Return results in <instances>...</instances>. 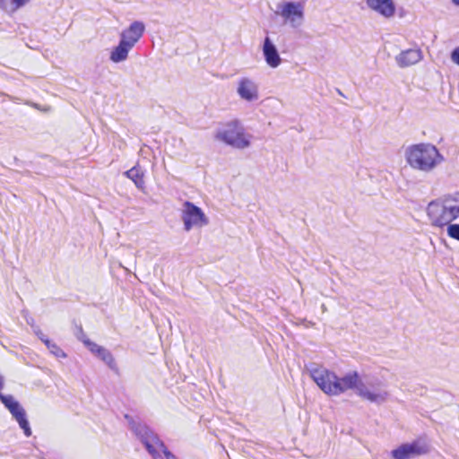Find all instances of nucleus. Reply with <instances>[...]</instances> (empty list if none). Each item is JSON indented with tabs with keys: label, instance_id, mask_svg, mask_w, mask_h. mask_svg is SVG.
Instances as JSON below:
<instances>
[{
	"label": "nucleus",
	"instance_id": "obj_1",
	"mask_svg": "<svg viewBox=\"0 0 459 459\" xmlns=\"http://www.w3.org/2000/svg\"><path fill=\"white\" fill-rule=\"evenodd\" d=\"M405 159L411 169L424 173L432 172L445 160L435 145L427 143L409 146Z\"/></svg>",
	"mask_w": 459,
	"mask_h": 459
},
{
	"label": "nucleus",
	"instance_id": "obj_2",
	"mask_svg": "<svg viewBox=\"0 0 459 459\" xmlns=\"http://www.w3.org/2000/svg\"><path fill=\"white\" fill-rule=\"evenodd\" d=\"M215 138L232 148L244 150L251 146L253 135L246 131L239 120L233 119L217 130Z\"/></svg>",
	"mask_w": 459,
	"mask_h": 459
},
{
	"label": "nucleus",
	"instance_id": "obj_3",
	"mask_svg": "<svg viewBox=\"0 0 459 459\" xmlns=\"http://www.w3.org/2000/svg\"><path fill=\"white\" fill-rule=\"evenodd\" d=\"M130 428L134 435L144 445L147 451L153 459H176V457L165 447L164 444L159 439L152 429L145 424L132 420Z\"/></svg>",
	"mask_w": 459,
	"mask_h": 459
},
{
	"label": "nucleus",
	"instance_id": "obj_4",
	"mask_svg": "<svg viewBox=\"0 0 459 459\" xmlns=\"http://www.w3.org/2000/svg\"><path fill=\"white\" fill-rule=\"evenodd\" d=\"M278 13L284 22L293 29L301 27L305 20V3L303 1L283 2L278 4Z\"/></svg>",
	"mask_w": 459,
	"mask_h": 459
},
{
	"label": "nucleus",
	"instance_id": "obj_5",
	"mask_svg": "<svg viewBox=\"0 0 459 459\" xmlns=\"http://www.w3.org/2000/svg\"><path fill=\"white\" fill-rule=\"evenodd\" d=\"M181 220L186 231H190L193 228H203L209 223L203 210L189 201L183 204Z\"/></svg>",
	"mask_w": 459,
	"mask_h": 459
},
{
	"label": "nucleus",
	"instance_id": "obj_6",
	"mask_svg": "<svg viewBox=\"0 0 459 459\" xmlns=\"http://www.w3.org/2000/svg\"><path fill=\"white\" fill-rule=\"evenodd\" d=\"M358 395L372 403L381 404L387 401L389 393L383 387L380 381L376 380L359 383Z\"/></svg>",
	"mask_w": 459,
	"mask_h": 459
},
{
	"label": "nucleus",
	"instance_id": "obj_7",
	"mask_svg": "<svg viewBox=\"0 0 459 459\" xmlns=\"http://www.w3.org/2000/svg\"><path fill=\"white\" fill-rule=\"evenodd\" d=\"M309 376L318 385V387L326 394L333 395V388L336 380V374L328 370L323 366L311 364L307 368Z\"/></svg>",
	"mask_w": 459,
	"mask_h": 459
},
{
	"label": "nucleus",
	"instance_id": "obj_8",
	"mask_svg": "<svg viewBox=\"0 0 459 459\" xmlns=\"http://www.w3.org/2000/svg\"><path fill=\"white\" fill-rule=\"evenodd\" d=\"M429 451V445L422 439L414 440L399 446L391 452L394 459H411L418 455H425Z\"/></svg>",
	"mask_w": 459,
	"mask_h": 459
},
{
	"label": "nucleus",
	"instance_id": "obj_9",
	"mask_svg": "<svg viewBox=\"0 0 459 459\" xmlns=\"http://www.w3.org/2000/svg\"><path fill=\"white\" fill-rule=\"evenodd\" d=\"M427 215L431 225L439 228H443L455 221L437 199L429 203Z\"/></svg>",
	"mask_w": 459,
	"mask_h": 459
},
{
	"label": "nucleus",
	"instance_id": "obj_10",
	"mask_svg": "<svg viewBox=\"0 0 459 459\" xmlns=\"http://www.w3.org/2000/svg\"><path fill=\"white\" fill-rule=\"evenodd\" d=\"M236 91L241 100L247 102H254L259 99L258 83L251 77H240L237 82Z\"/></svg>",
	"mask_w": 459,
	"mask_h": 459
},
{
	"label": "nucleus",
	"instance_id": "obj_11",
	"mask_svg": "<svg viewBox=\"0 0 459 459\" xmlns=\"http://www.w3.org/2000/svg\"><path fill=\"white\" fill-rule=\"evenodd\" d=\"M144 31L145 24L141 21H134L120 32V39L134 48L143 36Z\"/></svg>",
	"mask_w": 459,
	"mask_h": 459
},
{
	"label": "nucleus",
	"instance_id": "obj_12",
	"mask_svg": "<svg viewBox=\"0 0 459 459\" xmlns=\"http://www.w3.org/2000/svg\"><path fill=\"white\" fill-rule=\"evenodd\" d=\"M359 383L362 382L359 380V374L356 371L350 372L342 377H336L335 384L333 388V395H339L350 389H356L358 392Z\"/></svg>",
	"mask_w": 459,
	"mask_h": 459
},
{
	"label": "nucleus",
	"instance_id": "obj_13",
	"mask_svg": "<svg viewBox=\"0 0 459 459\" xmlns=\"http://www.w3.org/2000/svg\"><path fill=\"white\" fill-rule=\"evenodd\" d=\"M262 52L264 61L269 67L275 69L281 65L282 59L276 45L271 38H264L262 46Z\"/></svg>",
	"mask_w": 459,
	"mask_h": 459
},
{
	"label": "nucleus",
	"instance_id": "obj_14",
	"mask_svg": "<svg viewBox=\"0 0 459 459\" xmlns=\"http://www.w3.org/2000/svg\"><path fill=\"white\" fill-rule=\"evenodd\" d=\"M83 343L92 354L100 359L110 369L117 370L115 359L108 350L98 345L91 340H84Z\"/></svg>",
	"mask_w": 459,
	"mask_h": 459
},
{
	"label": "nucleus",
	"instance_id": "obj_15",
	"mask_svg": "<svg viewBox=\"0 0 459 459\" xmlns=\"http://www.w3.org/2000/svg\"><path fill=\"white\" fill-rule=\"evenodd\" d=\"M368 6L385 18H391L395 13L393 0H366Z\"/></svg>",
	"mask_w": 459,
	"mask_h": 459
},
{
	"label": "nucleus",
	"instance_id": "obj_16",
	"mask_svg": "<svg viewBox=\"0 0 459 459\" xmlns=\"http://www.w3.org/2000/svg\"><path fill=\"white\" fill-rule=\"evenodd\" d=\"M422 51L419 48H411L402 51L395 56V61L400 67H407L419 63L422 59Z\"/></svg>",
	"mask_w": 459,
	"mask_h": 459
},
{
	"label": "nucleus",
	"instance_id": "obj_17",
	"mask_svg": "<svg viewBox=\"0 0 459 459\" xmlns=\"http://www.w3.org/2000/svg\"><path fill=\"white\" fill-rule=\"evenodd\" d=\"M437 200L454 220L459 217V192L445 195Z\"/></svg>",
	"mask_w": 459,
	"mask_h": 459
},
{
	"label": "nucleus",
	"instance_id": "obj_18",
	"mask_svg": "<svg viewBox=\"0 0 459 459\" xmlns=\"http://www.w3.org/2000/svg\"><path fill=\"white\" fill-rule=\"evenodd\" d=\"M13 418L18 422L20 428L23 430L26 437L31 436V429L27 420L26 411L23 407L18 403L14 407L8 410Z\"/></svg>",
	"mask_w": 459,
	"mask_h": 459
},
{
	"label": "nucleus",
	"instance_id": "obj_19",
	"mask_svg": "<svg viewBox=\"0 0 459 459\" xmlns=\"http://www.w3.org/2000/svg\"><path fill=\"white\" fill-rule=\"evenodd\" d=\"M132 49L133 47L120 39L118 45L111 50L109 59L116 64L124 62Z\"/></svg>",
	"mask_w": 459,
	"mask_h": 459
},
{
	"label": "nucleus",
	"instance_id": "obj_20",
	"mask_svg": "<svg viewBox=\"0 0 459 459\" xmlns=\"http://www.w3.org/2000/svg\"><path fill=\"white\" fill-rule=\"evenodd\" d=\"M124 175L131 179L135 186L140 189L143 190L145 187V182H144V171L139 167V165H135L130 169L126 170Z\"/></svg>",
	"mask_w": 459,
	"mask_h": 459
},
{
	"label": "nucleus",
	"instance_id": "obj_21",
	"mask_svg": "<svg viewBox=\"0 0 459 459\" xmlns=\"http://www.w3.org/2000/svg\"><path fill=\"white\" fill-rule=\"evenodd\" d=\"M46 346L48 349L49 352L52 353L56 358H66V353L55 342L51 341L46 342Z\"/></svg>",
	"mask_w": 459,
	"mask_h": 459
},
{
	"label": "nucleus",
	"instance_id": "obj_22",
	"mask_svg": "<svg viewBox=\"0 0 459 459\" xmlns=\"http://www.w3.org/2000/svg\"><path fill=\"white\" fill-rule=\"evenodd\" d=\"M0 400L4 405L10 410L14 407L19 402L11 394H4L0 392Z\"/></svg>",
	"mask_w": 459,
	"mask_h": 459
},
{
	"label": "nucleus",
	"instance_id": "obj_23",
	"mask_svg": "<svg viewBox=\"0 0 459 459\" xmlns=\"http://www.w3.org/2000/svg\"><path fill=\"white\" fill-rule=\"evenodd\" d=\"M447 234L450 238L459 241V224H448Z\"/></svg>",
	"mask_w": 459,
	"mask_h": 459
},
{
	"label": "nucleus",
	"instance_id": "obj_24",
	"mask_svg": "<svg viewBox=\"0 0 459 459\" xmlns=\"http://www.w3.org/2000/svg\"><path fill=\"white\" fill-rule=\"evenodd\" d=\"M31 328L35 335L46 345L47 341H50L46 334L43 333L41 329L36 324H31Z\"/></svg>",
	"mask_w": 459,
	"mask_h": 459
},
{
	"label": "nucleus",
	"instance_id": "obj_25",
	"mask_svg": "<svg viewBox=\"0 0 459 459\" xmlns=\"http://www.w3.org/2000/svg\"><path fill=\"white\" fill-rule=\"evenodd\" d=\"M29 2L30 0H11V4L13 6V10H17L24 6Z\"/></svg>",
	"mask_w": 459,
	"mask_h": 459
},
{
	"label": "nucleus",
	"instance_id": "obj_26",
	"mask_svg": "<svg viewBox=\"0 0 459 459\" xmlns=\"http://www.w3.org/2000/svg\"><path fill=\"white\" fill-rule=\"evenodd\" d=\"M451 59L454 63L459 65V47L455 48L451 54Z\"/></svg>",
	"mask_w": 459,
	"mask_h": 459
},
{
	"label": "nucleus",
	"instance_id": "obj_27",
	"mask_svg": "<svg viewBox=\"0 0 459 459\" xmlns=\"http://www.w3.org/2000/svg\"><path fill=\"white\" fill-rule=\"evenodd\" d=\"M80 341H82L83 342L84 340H89L86 335L82 333V331L81 330V336L78 337Z\"/></svg>",
	"mask_w": 459,
	"mask_h": 459
},
{
	"label": "nucleus",
	"instance_id": "obj_28",
	"mask_svg": "<svg viewBox=\"0 0 459 459\" xmlns=\"http://www.w3.org/2000/svg\"><path fill=\"white\" fill-rule=\"evenodd\" d=\"M26 322L28 325L31 326V324H35V321L32 317H26Z\"/></svg>",
	"mask_w": 459,
	"mask_h": 459
},
{
	"label": "nucleus",
	"instance_id": "obj_29",
	"mask_svg": "<svg viewBox=\"0 0 459 459\" xmlns=\"http://www.w3.org/2000/svg\"><path fill=\"white\" fill-rule=\"evenodd\" d=\"M452 2H453L455 5L459 6V0H452Z\"/></svg>",
	"mask_w": 459,
	"mask_h": 459
},
{
	"label": "nucleus",
	"instance_id": "obj_30",
	"mask_svg": "<svg viewBox=\"0 0 459 459\" xmlns=\"http://www.w3.org/2000/svg\"><path fill=\"white\" fill-rule=\"evenodd\" d=\"M0 6L3 7V8H5V6L4 4V0H0Z\"/></svg>",
	"mask_w": 459,
	"mask_h": 459
}]
</instances>
